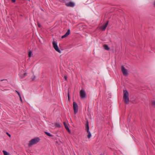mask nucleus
Listing matches in <instances>:
<instances>
[{"mask_svg":"<svg viewBox=\"0 0 155 155\" xmlns=\"http://www.w3.org/2000/svg\"><path fill=\"white\" fill-rule=\"evenodd\" d=\"M124 102L126 104H128L129 102V94L127 90L124 91L123 97Z\"/></svg>","mask_w":155,"mask_h":155,"instance_id":"1","label":"nucleus"},{"mask_svg":"<svg viewBox=\"0 0 155 155\" xmlns=\"http://www.w3.org/2000/svg\"><path fill=\"white\" fill-rule=\"evenodd\" d=\"M39 140L40 139L38 137L33 139L30 141L29 143L28 144V146L29 147H31L32 145L38 143Z\"/></svg>","mask_w":155,"mask_h":155,"instance_id":"2","label":"nucleus"},{"mask_svg":"<svg viewBox=\"0 0 155 155\" xmlns=\"http://www.w3.org/2000/svg\"><path fill=\"white\" fill-rule=\"evenodd\" d=\"M73 107L74 110V114H75L78 112V105L75 102H74L73 103Z\"/></svg>","mask_w":155,"mask_h":155,"instance_id":"3","label":"nucleus"},{"mask_svg":"<svg viewBox=\"0 0 155 155\" xmlns=\"http://www.w3.org/2000/svg\"><path fill=\"white\" fill-rule=\"evenodd\" d=\"M52 44L54 49L58 53H61V51L59 49L57 43L55 42L54 41H53L52 42Z\"/></svg>","mask_w":155,"mask_h":155,"instance_id":"4","label":"nucleus"},{"mask_svg":"<svg viewBox=\"0 0 155 155\" xmlns=\"http://www.w3.org/2000/svg\"><path fill=\"white\" fill-rule=\"evenodd\" d=\"M121 69L122 73L124 76H127L128 74V71L123 66H121Z\"/></svg>","mask_w":155,"mask_h":155,"instance_id":"5","label":"nucleus"},{"mask_svg":"<svg viewBox=\"0 0 155 155\" xmlns=\"http://www.w3.org/2000/svg\"><path fill=\"white\" fill-rule=\"evenodd\" d=\"M80 97L82 98H84L86 97V94L85 91L84 90H81L80 91Z\"/></svg>","mask_w":155,"mask_h":155,"instance_id":"6","label":"nucleus"},{"mask_svg":"<svg viewBox=\"0 0 155 155\" xmlns=\"http://www.w3.org/2000/svg\"><path fill=\"white\" fill-rule=\"evenodd\" d=\"M66 6L68 7H74L75 5L74 3L72 2H69L68 3H67L65 4Z\"/></svg>","mask_w":155,"mask_h":155,"instance_id":"7","label":"nucleus"},{"mask_svg":"<svg viewBox=\"0 0 155 155\" xmlns=\"http://www.w3.org/2000/svg\"><path fill=\"white\" fill-rule=\"evenodd\" d=\"M108 22L109 21H107L104 25L101 26L100 28L102 30H105L108 25Z\"/></svg>","mask_w":155,"mask_h":155,"instance_id":"8","label":"nucleus"},{"mask_svg":"<svg viewBox=\"0 0 155 155\" xmlns=\"http://www.w3.org/2000/svg\"><path fill=\"white\" fill-rule=\"evenodd\" d=\"M70 32V29H68L67 32L64 35L62 36L61 38H63L67 37L68 35H69Z\"/></svg>","mask_w":155,"mask_h":155,"instance_id":"9","label":"nucleus"},{"mask_svg":"<svg viewBox=\"0 0 155 155\" xmlns=\"http://www.w3.org/2000/svg\"><path fill=\"white\" fill-rule=\"evenodd\" d=\"M27 75V73L23 72V74L22 73H20L19 74V76L20 78H22L26 76Z\"/></svg>","mask_w":155,"mask_h":155,"instance_id":"10","label":"nucleus"},{"mask_svg":"<svg viewBox=\"0 0 155 155\" xmlns=\"http://www.w3.org/2000/svg\"><path fill=\"white\" fill-rule=\"evenodd\" d=\"M64 125V126L66 128V130L68 131L69 133L70 132V131L69 130V128H68V126L67 124H66V123L65 122H63Z\"/></svg>","mask_w":155,"mask_h":155,"instance_id":"11","label":"nucleus"},{"mask_svg":"<svg viewBox=\"0 0 155 155\" xmlns=\"http://www.w3.org/2000/svg\"><path fill=\"white\" fill-rule=\"evenodd\" d=\"M85 127L87 131H89V123L88 121H86Z\"/></svg>","mask_w":155,"mask_h":155,"instance_id":"12","label":"nucleus"},{"mask_svg":"<svg viewBox=\"0 0 155 155\" xmlns=\"http://www.w3.org/2000/svg\"><path fill=\"white\" fill-rule=\"evenodd\" d=\"M103 47L105 50L107 51H109L110 49L108 46L106 44L104 45Z\"/></svg>","mask_w":155,"mask_h":155,"instance_id":"13","label":"nucleus"},{"mask_svg":"<svg viewBox=\"0 0 155 155\" xmlns=\"http://www.w3.org/2000/svg\"><path fill=\"white\" fill-rule=\"evenodd\" d=\"M87 137L89 139H90L91 136V134L90 132L89 131H87Z\"/></svg>","mask_w":155,"mask_h":155,"instance_id":"14","label":"nucleus"},{"mask_svg":"<svg viewBox=\"0 0 155 155\" xmlns=\"http://www.w3.org/2000/svg\"><path fill=\"white\" fill-rule=\"evenodd\" d=\"M3 153L4 155H10L9 153L7 152L6 151L3 150Z\"/></svg>","mask_w":155,"mask_h":155,"instance_id":"15","label":"nucleus"},{"mask_svg":"<svg viewBox=\"0 0 155 155\" xmlns=\"http://www.w3.org/2000/svg\"><path fill=\"white\" fill-rule=\"evenodd\" d=\"M45 134L48 136L52 137H53V135L51 134L50 133H48L47 132H45Z\"/></svg>","mask_w":155,"mask_h":155,"instance_id":"16","label":"nucleus"},{"mask_svg":"<svg viewBox=\"0 0 155 155\" xmlns=\"http://www.w3.org/2000/svg\"><path fill=\"white\" fill-rule=\"evenodd\" d=\"M55 126L58 127H61V125L60 124L58 123H56L55 124Z\"/></svg>","mask_w":155,"mask_h":155,"instance_id":"17","label":"nucleus"},{"mask_svg":"<svg viewBox=\"0 0 155 155\" xmlns=\"http://www.w3.org/2000/svg\"><path fill=\"white\" fill-rule=\"evenodd\" d=\"M36 78V76L35 75H34L33 77H32L31 78V79L32 81H34Z\"/></svg>","mask_w":155,"mask_h":155,"instance_id":"18","label":"nucleus"},{"mask_svg":"<svg viewBox=\"0 0 155 155\" xmlns=\"http://www.w3.org/2000/svg\"><path fill=\"white\" fill-rule=\"evenodd\" d=\"M31 53H32L31 51H29V52H28V55L29 57H31Z\"/></svg>","mask_w":155,"mask_h":155,"instance_id":"19","label":"nucleus"},{"mask_svg":"<svg viewBox=\"0 0 155 155\" xmlns=\"http://www.w3.org/2000/svg\"><path fill=\"white\" fill-rule=\"evenodd\" d=\"M15 92L18 94L19 97L21 96L20 93L18 91H16Z\"/></svg>","mask_w":155,"mask_h":155,"instance_id":"20","label":"nucleus"},{"mask_svg":"<svg viewBox=\"0 0 155 155\" xmlns=\"http://www.w3.org/2000/svg\"><path fill=\"white\" fill-rule=\"evenodd\" d=\"M68 99L69 100H70V96H69V93L68 92Z\"/></svg>","mask_w":155,"mask_h":155,"instance_id":"21","label":"nucleus"},{"mask_svg":"<svg viewBox=\"0 0 155 155\" xmlns=\"http://www.w3.org/2000/svg\"><path fill=\"white\" fill-rule=\"evenodd\" d=\"M19 97V98H20V101H21V103H22V102H23V101H22V98H21V96H20V97Z\"/></svg>","mask_w":155,"mask_h":155,"instance_id":"22","label":"nucleus"},{"mask_svg":"<svg viewBox=\"0 0 155 155\" xmlns=\"http://www.w3.org/2000/svg\"><path fill=\"white\" fill-rule=\"evenodd\" d=\"M38 27L39 28H40L41 26V25L39 23L38 24Z\"/></svg>","mask_w":155,"mask_h":155,"instance_id":"23","label":"nucleus"},{"mask_svg":"<svg viewBox=\"0 0 155 155\" xmlns=\"http://www.w3.org/2000/svg\"><path fill=\"white\" fill-rule=\"evenodd\" d=\"M64 78L65 80H67V76L65 75L64 76Z\"/></svg>","mask_w":155,"mask_h":155,"instance_id":"24","label":"nucleus"},{"mask_svg":"<svg viewBox=\"0 0 155 155\" xmlns=\"http://www.w3.org/2000/svg\"><path fill=\"white\" fill-rule=\"evenodd\" d=\"M7 134L9 137H11V135L9 133H7Z\"/></svg>","mask_w":155,"mask_h":155,"instance_id":"25","label":"nucleus"},{"mask_svg":"<svg viewBox=\"0 0 155 155\" xmlns=\"http://www.w3.org/2000/svg\"><path fill=\"white\" fill-rule=\"evenodd\" d=\"M12 2H15V0H11Z\"/></svg>","mask_w":155,"mask_h":155,"instance_id":"26","label":"nucleus"},{"mask_svg":"<svg viewBox=\"0 0 155 155\" xmlns=\"http://www.w3.org/2000/svg\"><path fill=\"white\" fill-rule=\"evenodd\" d=\"M152 104H153V105H155V101L153 102H152Z\"/></svg>","mask_w":155,"mask_h":155,"instance_id":"27","label":"nucleus"},{"mask_svg":"<svg viewBox=\"0 0 155 155\" xmlns=\"http://www.w3.org/2000/svg\"><path fill=\"white\" fill-rule=\"evenodd\" d=\"M3 80H1V81H3Z\"/></svg>","mask_w":155,"mask_h":155,"instance_id":"28","label":"nucleus"},{"mask_svg":"<svg viewBox=\"0 0 155 155\" xmlns=\"http://www.w3.org/2000/svg\"><path fill=\"white\" fill-rule=\"evenodd\" d=\"M154 5H155V3H154Z\"/></svg>","mask_w":155,"mask_h":155,"instance_id":"29","label":"nucleus"}]
</instances>
